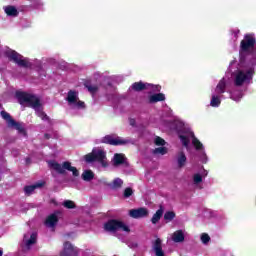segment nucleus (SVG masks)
I'll use <instances>...</instances> for the list:
<instances>
[{
    "mask_svg": "<svg viewBox=\"0 0 256 256\" xmlns=\"http://www.w3.org/2000/svg\"><path fill=\"white\" fill-rule=\"evenodd\" d=\"M176 214L173 211H167L164 214V221H173Z\"/></svg>",
    "mask_w": 256,
    "mask_h": 256,
    "instance_id": "c756f323",
    "label": "nucleus"
},
{
    "mask_svg": "<svg viewBox=\"0 0 256 256\" xmlns=\"http://www.w3.org/2000/svg\"><path fill=\"white\" fill-rule=\"evenodd\" d=\"M163 217V206H160V208L156 211V213L151 218V223L153 225H157L159 221H161V218Z\"/></svg>",
    "mask_w": 256,
    "mask_h": 256,
    "instance_id": "2eb2a0df",
    "label": "nucleus"
},
{
    "mask_svg": "<svg viewBox=\"0 0 256 256\" xmlns=\"http://www.w3.org/2000/svg\"><path fill=\"white\" fill-rule=\"evenodd\" d=\"M147 85L149 84H145L142 81H140V82L133 83L131 87L133 91L139 92V91H145V89H147Z\"/></svg>",
    "mask_w": 256,
    "mask_h": 256,
    "instance_id": "aec40b11",
    "label": "nucleus"
},
{
    "mask_svg": "<svg viewBox=\"0 0 256 256\" xmlns=\"http://www.w3.org/2000/svg\"><path fill=\"white\" fill-rule=\"evenodd\" d=\"M4 13H6L8 17H19V10L13 5L5 6Z\"/></svg>",
    "mask_w": 256,
    "mask_h": 256,
    "instance_id": "ddd939ff",
    "label": "nucleus"
},
{
    "mask_svg": "<svg viewBox=\"0 0 256 256\" xmlns=\"http://www.w3.org/2000/svg\"><path fill=\"white\" fill-rule=\"evenodd\" d=\"M59 212L53 213L50 216L47 217L45 223L48 225V227H55L57 223H59Z\"/></svg>",
    "mask_w": 256,
    "mask_h": 256,
    "instance_id": "f8f14e48",
    "label": "nucleus"
},
{
    "mask_svg": "<svg viewBox=\"0 0 256 256\" xmlns=\"http://www.w3.org/2000/svg\"><path fill=\"white\" fill-rule=\"evenodd\" d=\"M123 187V181L121 178H116L112 182V189H121Z\"/></svg>",
    "mask_w": 256,
    "mask_h": 256,
    "instance_id": "bb28decb",
    "label": "nucleus"
},
{
    "mask_svg": "<svg viewBox=\"0 0 256 256\" xmlns=\"http://www.w3.org/2000/svg\"><path fill=\"white\" fill-rule=\"evenodd\" d=\"M8 127L15 128L19 135H22V137H27V130L25 129V126H23V123L14 120Z\"/></svg>",
    "mask_w": 256,
    "mask_h": 256,
    "instance_id": "9b49d317",
    "label": "nucleus"
},
{
    "mask_svg": "<svg viewBox=\"0 0 256 256\" xmlns=\"http://www.w3.org/2000/svg\"><path fill=\"white\" fill-rule=\"evenodd\" d=\"M193 179L196 185H199V183L203 181V177L201 176V174H195Z\"/></svg>",
    "mask_w": 256,
    "mask_h": 256,
    "instance_id": "e433bc0d",
    "label": "nucleus"
},
{
    "mask_svg": "<svg viewBox=\"0 0 256 256\" xmlns=\"http://www.w3.org/2000/svg\"><path fill=\"white\" fill-rule=\"evenodd\" d=\"M178 167L181 169V167H185V163H187V156H185V152H179L178 158Z\"/></svg>",
    "mask_w": 256,
    "mask_h": 256,
    "instance_id": "4be33fe9",
    "label": "nucleus"
},
{
    "mask_svg": "<svg viewBox=\"0 0 256 256\" xmlns=\"http://www.w3.org/2000/svg\"><path fill=\"white\" fill-rule=\"evenodd\" d=\"M121 229L126 233H130L131 229L123 221L117 219H110L104 224V231L108 233H117Z\"/></svg>",
    "mask_w": 256,
    "mask_h": 256,
    "instance_id": "423d86ee",
    "label": "nucleus"
},
{
    "mask_svg": "<svg viewBox=\"0 0 256 256\" xmlns=\"http://www.w3.org/2000/svg\"><path fill=\"white\" fill-rule=\"evenodd\" d=\"M192 145L195 147L196 151H201V149H203V143H201V141L196 137H193Z\"/></svg>",
    "mask_w": 256,
    "mask_h": 256,
    "instance_id": "a878e982",
    "label": "nucleus"
},
{
    "mask_svg": "<svg viewBox=\"0 0 256 256\" xmlns=\"http://www.w3.org/2000/svg\"><path fill=\"white\" fill-rule=\"evenodd\" d=\"M26 163H31V158H26Z\"/></svg>",
    "mask_w": 256,
    "mask_h": 256,
    "instance_id": "37998d69",
    "label": "nucleus"
},
{
    "mask_svg": "<svg viewBox=\"0 0 256 256\" xmlns=\"http://www.w3.org/2000/svg\"><path fill=\"white\" fill-rule=\"evenodd\" d=\"M153 90L154 91H161V86L156 85V86L153 87Z\"/></svg>",
    "mask_w": 256,
    "mask_h": 256,
    "instance_id": "a19ab883",
    "label": "nucleus"
},
{
    "mask_svg": "<svg viewBox=\"0 0 256 256\" xmlns=\"http://www.w3.org/2000/svg\"><path fill=\"white\" fill-rule=\"evenodd\" d=\"M131 195H133V188L127 187L126 189H124V193H123L124 199H129Z\"/></svg>",
    "mask_w": 256,
    "mask_h": 256,
    "instance_id": "72a5a7b5",
    "label": "nucleus"
},
{
    "mask_svg": "<svg viewBox=\"0 0 256 256\" xmlns=\"http://www.w3.org/2000/svg\"><path fill=\"white\" fill-rule=\"evenodd\" d=\"M84 87H86V89H88L89 93L93 95H95V93H97V91H99V86L97 85H92L91 81L87 80L84 82Z\"/></svg>",
    "mask_w": 256,
    "mask_h": 256,
    "instance_id": "a211bd4d",
    "label": "nucleus"
},
{
    "mask_svg": "<svg viewBox=\"0 0 256 256\" xmlns=\"http://www.w3.org/2000/svg\"><path fill=\"white\" fill-rule=\"evenodd\" d=\"M4 57L18 65V67H23L24 69H29L31 67V62H29V58H25L23 55L19 54L17 51L13 49H7L4 52Z\"/></svg>",
    "mask_w": 256,
    "mask_h": 256,
    "instance_id": "f257e3e1",
    "label": "nucleus"
},
{
    "mask_svg": "<svg viewBox=\"0 0 256 256\" xmlns=\"http://www.w3.org/2000/svg\"><path fill=\"white\" fill-rule=\"evenodd\" d=\"M39 117L41 118L42 121H49V116L45 112H41Z\"/></svg>",
    "mask_w": 256,
    "mask_h": 256,
    "instance_id": "4c0bfd02",
    "label": "nucleus"
},
{
    "mask_svg": "<svg viewBox=\"0 0 256 256\" xmlns=\"http://www.w3.org/2000/svg\"><path fill=\"white\" fill-rule=\"evenodd\" d=\"M255 74V70L253 68L248 69L246 72L243 70H239L236 73L234 79V85L236 87H243L245 81H251L253 79V75Z\"/></svg>",
    "mask_w": 256,
    "mask_h": 256,
    "instance_id": "0eeeda50",
    "label": "nucleus"
},
{
    "mask_svg": "<svg viewBox=\"0 0 256 256\" xmlns=\"http://www.w3.org/2000/svg\"><path fill=\"white\" fill-rule=\"evenodd\" d=\"M0 115L2 119L7 122L8 127L13 124V121H15V119H13V117H11V114H9L7 111H1Z\"/></svg>",
    "mask_w": 256,
    "mask_h": 256,
    "instance_id": "412c9836",
    "label": "nucleus"
},
{
    "mask_svg": "<svg viewBox=\"0 0 256 256\" xmlns=\"http://www.w3.org/2000/svg\"><path fill=\"white\" fill-rule=\"evenodd\" d=\"M16 98L20 105H25V103H27L28 107H31L32 109L41 107V100L34 94L18 91L16 92Z\"/></svg>",
    "mask_w": 256,
    "mask_h": 256,
    "instance_id": "f03ea898",
    "label": "nucleus"
},
{
    "mask_svg": "<svg viewBox=\"0 0 256 256\" xmlns=\"http://www.w3.org/2000/svg\"><path fill=\"white\" fill-rule=\"evenodd\" d=\"M44 139H51V135H50V134L45 133V134H44Z\"/></svg>",
    "mask_w": 256,
    "mask_h": 256,
    "instance_id": "79ce46f5",
    "label": "nucleus"
},
{
    "mask_svg": "<svg viewBox=\"0 0 256 256\" xmlns=\"http://www.w3.org/2000/svg\"><path fill=\"white\" fill-rule=\"evenodd\" d=\"M48 165L51 169H54V171H57V173L60 175H64L66 169V171H71L74 177H79V170L71 166V162L69 161L63 162L61 166V164H59L57 161L51 160L48 162Z\"/></svg>",
    "mask_w": 256,
    "mask_h": 256,
    "instance_id": "20e7f679",
    "label": "nucleus"
},
{
    "mask_svg": "<svg viewBox=\"0 0 256 256\" xmlns=\"http://www.w3.org/2000/svg\"><path fill=\"white\" fill-rule=\"evenodd\" d=\"M201 241L204 245H207V243H209V241H211V237L209 236V234L207 233H203L201 235Z\"/></svg>",
    "mask_w": 256,
    "mask_h": 256,
    "instance_id": "f704fd0d",
    "label": "nucleus"
},
{
    "mask_svg": "<svg viewBox=\"0 0 256 256\" xmlns=\"http://www.w3.org/2000/svg\"><path fill=\"white\" fill-rule=\"evenodd\" d=\"M148 215H149V210H147V208L141 207V208L129 210V217H132V219H143Z\"/></svg>",
    "mask_w": 256,
    "mask_h": 256,
    "instance_id": "1a4fd4ad",
    "label": "nucleus"
},
{
    "mask_svg": "<svg viewBox=\"0 0 256 256\" xmlns=\"http://www.w3.org/2000/svg\"><path fill=\"white\" fill-rule=\"evenodd\" d=\"M101 143H104L106 145H114L117 147L118 145H126L127 140H123L119 137L114 138L112 135H106L102 138Z\"/></svg>",
    "mask_w": 256,
    "mask_h": 256,
    "instance_id": "6e6552de",
    "label": "nucleus"
},
{
    "mask_svg": "<svg viewBox=\"0 0 256 256\" xmlns=\"http://www.w3.org/2000/svg\"><path fill=\"white\" fill-rule=\"evenodd\" d=\"M211 107H219L221 105V99L219 96H212L211 102H210Z\"/></svg>",
    "mask_w": 256,
    "mask_h": 256,
    "instance_id": "c85d7f7f",
    "label": "nucleus"
},
{
    "mask_svg": "<svg viewBox=\"0 0 256 256\" xmlns=\"http://www.w3.org/2000/svg\"><path fill=\"white\" fill-rule=\"evenodd\" d=\"M82 179L83 181H93V179H95V173L91 170H85L82 173Z\"/></svg>",
    "mask_w": 256,
    "mask_h": 256,
    "instance_id": "5701e85b",
    "label": "nucleus"
},
{
    "mask_svg": "<svg viewBox=\"0 0 256 256\" xmlns=\"http://www.w3.org/2000/svg\"><path fill=\"white\" fill-rule=\"evenodd\" d=\"M125 161H127V158H125V154H114L113 158V165L114 167H119V165H124Z\"/></svg>",
    "mask_w": 256,
    "mask_h": 256,
    "instance_id": "4468645a",
    "label": "nucleus"
},
{
    "mask_svg": "<svg viewBox=\"0 0 256 256\" xmlns=\"http://www.w3.org/2000/svg\"><path fill=\"white\" fill-rule=\"evenodd\" d=\"M255 45V34H246L244 36V39L240 42V61H245L244 53L249 52L250 49H255Z\"/></svg>",
    "mask_w": 256,
    "mask_h": 256,
    "instance_id": "39448f33",
    "label": "nucleus"
},
{
    "mask_svg": "<svg viewBox=\"0 0 256 256\" xmlns=\"http://www.w3.org/2000/svg\"><path fill=\"white\" fill-rule=\"evenodd\" d=\"M153 249L156 256H165V252L163 251V245L161 238H157L153 242Z\"/></svg>",
    "mask_w": 256,
    "mask_h": 256,
    "instance_id": "9d476101",
    "label": "nucleus"
},
{
    "mask_svg": "<svg viewBox=\"0 0 256 256\" xmlns=\"http://www.w3.org/2000/svg\"><path fill=\"white\" fill-rule=\"evenodd\" d=\"M159 101H165V94L158 93L149 97V103H159Z\"/></svg>",
    "mask_w": 256,
    "mask_h": 256,
    "instance_id": "6ab92c4d",
    "label": "nucleus"
},
{
    "mask_svg": "<svg viewBox=\"0 0 256 256\" xmlns=\"http://www.w3.org/2000/svg\"><path fill=\"white\" fill-rule=\"evenodd\" d=\"M129 123H130V125L132 126V127H135V119H133V118H131L130 120H129Z\"/></svg>",
    "mask_w": 256,
    "mask_h": 256,
    "instance_id": "ea45409f",
    "label": "nucleus"
},
{
    "mask_svg": "<svg viewBox=\"0 0 256 256\" xmlns=\"http://www.w3.org/2000/svg\"><path fill=\"white\" fill-rule=\"evenodd\" d=\"M155 145H157L158 147H163V145H165V140L159 136H157L155 138V141H154Z\"/></svg>",
    "mask_w": 256,
    "mask_h": 256,
    "instance_id": "c9c22d12",
    "label": "nucleus"
},
{
    "mask_svg": "<svg viewBox=\"0 0 256 256\" xmlns=\"http://www.w3.org/2000/svg\"><path fill=\"white\" fill-rule=\"evenodd\" d=\"M225 89H227V83L225 82V78H223L216 86V93H218V95H223V93H225Z\"/></svg>",
    "mask_w": 256,
    "mask_h": 256,
    "instance_id": "f3484780",
    "label": "nucleus"
},
{
    "mask_svg": "<svg viewBox=\"0 0 256 256\" xmlns=\"http://www.w3.org/2000/svg\"><path fill=\"white\" fill-rule=\"evenodd\" d=\"M35 243H37V233H32L30 239L27 240L26 245L31 247V245H35Z\"/></svg>",
    "mask_w": 256,
    "mask_h": 256,
    "instance_id": "cd10ccee",
    "label": "nucleus"
},
{
    "mask_svg": "<svg viewBox=\"0 0 256 256\" xmlns=\"http://www.w3.org/2000/svg\"><path fill=\"white\" fill-rule=\"evenodd\" d=\"M42 185H43L42 183H37L34 185L25 186L24 187L25 195H31L33 191H35L36 189H38V187H41Z\"/></svg>",
    "mask_w": 256,
    "mask_h": 256,
    "instance_id": "b1692460",
    "label": "nucleus"
},
{
    "mask_svg": "<svg viewBox=\"0 0 256 256\" xmlns=\"http://www.w3.org/2000/svg\"><path fill=\"white\" fill-rule=\"evenodd\" d=\"M107 153L104 150L94 148L92 152L84 155V161L86 163H100L102 167H108V163L106 162Z\"/></svg>",
    "mask_w": 256,
    "mask_h": 256,
    "instance_id": "7ed1b4c3",
    "label": "nucleus"
},
{
    "mask_svg": "<svg viewBox=\"0 0 256 256\" xmlns=\"http://www.w3.org/2000/svg\"><path fill=\"white\" fill-rule=\"evenodd\" d=\"M0 256H3V251L2 250H0Z\"/></svg>",
    "mask_w": 256,
    "mask_h": 256,
    "instance_id": "c03bdc74",
    "label": "nucleus"
},
{
    "mask_svg": "<svg viewBox=\"0 0 256 256\" xmlns=\"http://www.w3.org/2000/svg\"><path fill=\"white\" fill-rule=\"evenodd\" d=\"M68 103H77V92L70 90L67 96Z\"/></svg>",
    "mask_w": 256,
    "mask_h": 256,
    "instance_id": "393cba45",
    "label": "nucleus"
},
{
    "mask_svg": "<svg viewBox=\"0 0 256 256\" xmlns=\"http://www.w3.org/2000/svg\"><path fill=\"white\" fill-rule=\"evenodd\" d=\"M154 155H167V147H159L153 150Z\"/></svg>",
    "mask_w": 256,
    "mask_h": 256,
    "instance_id": "7c9ffc66",
    "label": "nucleus"
},
{
    "mask_svg": "<svg viewBox=\"0 0 256 256\" xmlns=\"http://www.w3.org/2000/svg\"><path fill=\"white\" fill-rule=\"evenodd\" d=\"M77 107L79 109H85V102L79 100L77 103H76Z\"/></svg>",
    "mask_w": 256,
    "mask_h": 256,
    "instance_id": "58836bf2",
    "label": "nucleus"
},
{
    "mask_svg": "<svg viewBox=\"0 0 256 256\" xmlns=\"http://www.w3.org/2000/svg\"><path fill=\"white\" fill-rule=\"evenodd\" d=\"M172 239L174 243H183V241H185V234H183V230H178L174 232Z\"/></svg>",
    "mask_w": 256,
    "mask_h": 256,
    "instance_id": "dca6fc26",
    "label": "nucleus"
},
{
    "mask_svg": "<svg viewBox=\"0 0 256 256\" xmlns=\"http://www.w3.org/2000/svg\"><path fill=\"white\" fill-rule=\"evenodd\" d=\"M178 137L184 147H186V148L189 147L190 140L187 136L179 135Z\"/></svg>",
    "mask_w": 256,
    "mask_h": 256,
    "instance_id": "2f4dec72",
    "label": "nucleus"
},
{
    "mask_svg": "<svg viewBox=\"0 0 256 256\" xmlns=\"http://www.w3.org/2000/svg\"><path fill=\"white\" fill-rule=\"evenodd\" d=\"M63 206L66 209H75V207H77V205H75V202L71 201V200H66L63 202Z\"/></svg>",
    "mask_w": 256,
    "mask_h": 256,
    "instance_id": "473e14b6",
    "label": "nucleus"
}]
</instances>
